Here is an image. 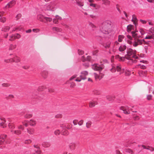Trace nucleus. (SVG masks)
Instances as JSON below:
<instances>
[{"mask_svg":"<svg viewBox=\"0 0 154 154\" xmlns=\"http://www.w3.org/2000/svg\"><path fill=\"white\" fill-rule=\"evenodd\" d=\"M136 51L131 48H128L127 50V54L125 57H121L119 55L115 56V58L118 59L119 61H124L125 59L129 60L128 63L130 64H132L133 63H136L137 60L136 59H139L140 57L136 55Z\"/></svg>","mask_w":154,"mask_h":154,"instance_id":"1","label":"nucleus"},{"mask_svg":"<svg viewBox=\"0 0 154 154\" xmlns=\"http://www.w3.org/2000/svg\"><path fill=\"white\" fill-rule=\"evenodd\" d=\"M101 30L103 33L109 34L112 31V25L109 21H104L102 23L100 28Z\"/></svg>","mask_w":154,"mask_h":154,"instance_id":"2","label":"nucleus"},{"mask_svg":"<svg viewBox=\"0 0 154 154\" xmlns=\"http://www.w3.org/2000/svg\"><path fill=\"white\" fill-rule=\"evenodd\" d=\"M111 71L113 72L116 71V70L117 72H119V73L120 75L125 72V75L126 76H128L131 74V72L127 70H125L124 69L122 68L121 66L120 65H117L116 67H113L111 69Z\"/></svg>","mask_w":154,"mask_h":154,"instance_id":"3","label":"nucleus"},{"mask_svg":"<svg viewBox=\"0 0 154 154\" xmlns=\"http://www.w3.org/2000/svg\"><path fill=\"white\" fill-rule=\"evenodd\" d=\"M149 42V41H146L144 39H140L136 38H134L133 45L134 47H136L138 45H142L143 44L148 45Z\"/></svg>","mask_w":154,"mask_h":154,"instance_id":"4","label":"nucleus"},{"mask_svg":"<svg viewBox=\"0 0 154 154\" xmlns=\"http://www.w3.org/2000/svg\"><path fill=\"white\" fill-rule=\"evenodd\" d=\"M57 3L55 2H51L49 5H46V9L49 11H54L57 8L56 5Z\"/></svg>","mask_w":154,"mask_h":154,"instance_id":"5","label":"nucleus"},{"mask_svg":"<svg viewBox=\"0 0 154 154\" xmlns=\"http://www.w3.org/2000/svg\"><path fill=\"white\" fill-rule=\"evenodd\" d=\"M14 57L12 58H11L8 60H5V62L6 63L15 62L18 63L20 61V59L18 57L16 56H14Z\"/></svg>","mask_w":154,"mask_h":154,"instance_id":"6","label":"nucleus"},{"mask_svg":"<svg viewBox=\"0 0 154 154\" xmlns=\"http://www.w3.org/2000/svg\"><path fill=\"white\" fill-rule=\"evenodd\" d=\"M84 53V51L81 49L78 50V54L79 55H82L80 57H79V59L84 62L86 60V57L84 55H82Z\"/></svg>","mask_w":154,"mask_h":154,"instance_id":"7","label":"nucleus"},{"mask_svg":"<svg viewBox=\"0 0 154 154\" xmlns=\"http://www.w3.org/2000/svg\"><path fill=\"white\" fill-rule=\"evenodd\" d=\"M23 123V125H34L36 124V122L33 119L25 121Z\"/></svg>","mask_w":154,"mask_h":154,"instance_id":"8","label":"nucleus"},{"mask_svg":"<svg viewBox=\"0 0 154 154\" xmlns=\"http://www.w3.org/2000/svg\"><path fill=\"white\" fill-rule=\"evenodd\" d=\"M104 67V66L103 65L100 66L97 64H94L92 66V68L95 70H101Z\"/></svg>","mask_w":154,"mask_h":154,"instance_id":"9","label":"nucleus"},{"mask_svg":"<svg viewBox=\"0 0 154 154\" xmlns=\"http://www.w3.org/2000/svg\"><path fill=\"white\" fill-rule=\"evenodd\" d=\"M132 36L135 38H143V36H141L140 34V32L138 31H133L131 32Z\"/></svg>","mask_w":154,"mask_h":154,"instance_id":"10","label":"nucleus"},{"mask_svg":"<svg viewBox=\"0 0 154 154\" xmlns=\"http://www.w3.org/2000/svg\"><path fill=\"white\" fill-rule=\"evenodd\" d=\"M94 76L95 79L96 80L98 79L100 80L104 76V74L100 72L99 74H98L95 73H94Z\"/></svg>","mask_w":154,"mask_h":154,"instance_id":"11","label":"nucleus"},{"mask_svg":"<svg viewBox=\"0 0 154 154\" xmlns=\"http://www.w3.org/2000/svg\"><path fill=\"white\" fill-rule=\"evenodd\" d=\"M16 4V1L14 0H13L9 2L5 7L3 8V9L5 8H12Z\"/></svg>","mask_w":154,"mask_h":154,"instance_id":"12","label":"nucleus"},{"mask_svg":"<svg viewBox=\"0 0 154 154\" xmlns=\"http://www.w3.org/2000/svg\"><path fill=\"white\" fill-rule=\"evenodd\" d=\"M129 107L127 106H122L120 107V109L123 110L124 113L125 114H129L130 113V111L129 110Z\"/></svg>","mask_w":154,"mask_h":154,"instance_id":"13","label":"nucleus"},{"mask_svg":"<svg viewBox=\"0 0 154 154\" xmlns=\"http://www.w3.org/2000/svg\"><path fill=\"white\" fill-rule=\"evenodd\" d=\"M0 119L1 120V122L0 123V125H9L10 124V123L7 122L5 118L3 117H1L0 118Z\"/></svg>","mask_w":154,"mask_h":154,"instance_id":"14","label":"nucleus"},{"mask_svg":"<svg viewBox=\"0 0 154 154\" xmlns=\"http://www.w3.org/2000/svg\"><path fill=\"white\" fill-rule=\"evenodd\" d=\"M88 74V72L86 71H83L81 73V75H80L81 79H86V76Z\"/></svg>","mask_w":154,"mask_h":154,"instance_id":"15","label":"nucleus"},{"mask_svg":"<svg viewBox=\"0 0 154 154\" xmlns=\"http://www.w3.org/2000/svg\"><path fill=\"white\" fill-rule=\"evenodd\" d=\"M70 128L68 127V126H66L63 129L62 131V132L63 135H67L69 134V132L66 129H69Z\"/></svg>","mask_w":154,"mask_h":154,"instance_id":"16","label":"nucleus"},{"mask_svg":"<svg viewBox=\"0 0 154 154\" xmlns=\"http://www.w3.org/2000/svg\"><path fill=\"white\" fill-rule=\"evenodd\" d=\"M45 17L43 15L39 14L37 15V19L43 22L44 21Z\"/></svg>","mask_w":154,"mask_h":154,"instance_id":"17","label":"nucleus"},{"mask_svg":"<svg viewBox=\"0 0 154 154\" xmlns=\"http://www.w3.org/2000/svg\"><path fill=\"white\" fill-rule=\"evenodd\" d=\"M7 135H3L0 137V145L4 144V142L5 141V139L6 138Z\"/></svg>","mask_w":154,"mask_h":154,"instance_id":"18","label":"nucleus"},{"mask_svg":"<svg viewBox=\"0 0 154 154\" xmlns=\"http://www.w3.org/2000/svg\"><path fill=\"white\" fill-rule=\"evenodd\" d=\"M97 104V102L94 100H92L89 103V106L90 108L94 107L95 105Z\"/></svg>","mask_w":154,"mask_h":154,"instance_id":"19","label":"nucleus"},{"mask_svg":"<svg viewBox=\"0 0 154 154\" xmlns=\"http://www.w3.org/2000/svg\"><path fill=\"white\" fill-rule=\"evenodd\" d=\"M42 146L45 148H48L51 146V143L47 142H43L42 144Z\"/></svg>","mask_w":154,"mask_h":154,"instance_id":"20","label":"nucleus"},{"mask_svg":"<svg viewBox=\"0 0 154 154\" xmlns=\"http://www.w3.org/2000/svg\"><path fill=\"white\" fill-rule=\"evenodd\" d=\"M126 48V46L125 45H122L119 48V51L120 52H123Z\"/></svg>","mask_w":154,"mask_h":154,"instance_id":"21","label":"nucleus"},{"mask_svg":"<svg viewBox=\"0 0 154 154\" xmlns=\"http://www.w3.org/2000/svg\"><path fill=\"white\" fill-rule=\"evenodd\" d=\"M52 19L51 17H45L44 21L43 22L45 23H48V22H50L52 21Z\"/></svg>","mask_w":154,"mask_h":154,"instance_id":"22","label":"nucleus"},{"mask_svg":"<svg viewBox=\"0 0 154 154\" xmlns=\"http://www.w3.org/2000/svg\"><path fill=\"white\" fill-rule=\"evenodd\" d=\"M132 21L133 22L134 24L136 26L137 24L136 22H137V19L136 16L134 14L132 15Z\"/></svg>","mask_w":154,"mask_h":154,"instance_id":"23","label":"nucleus"},{"mask_svg":"<svg viewBox=\"0 0 154 154\" xmlns=\"http://www.w3.org/2000/svg\"><path fill=\"white\" fill-rule=\"evenodd\" d=\"M144 39H154V34H153L151 35H147Z\"/></svg>","mask_w":154,"mask_h":154,"instance_id":"24","label":"nucleus"},{"mask_svg":"<svg viewBox=\"0 0 154 154\" xmlns=\"http://www.w3.org/2000/svg\"><path fill=\"white\" fill-rule=\"evenodd\" d=\"M10 29V26H5L2 28V31L4 32H8L9 30Z\"/></svg>","mask_w":154,"mask_h":154,"instance_id":"25","label":"nucleus"},{"mask_svg":"<svg viewBox=\"0 0 154 154\" xmlns=\"http://www.w3.org/2000/svg\"><path fill=\"white\" fill-rule=\"evenodd\" d=\"M89 5L90 6L96 9H97L99 8V6L93 3H91L89 4Z\"/></svg>","mask_w":154,"mask_h":154,"instance_id":"26","label":"nucleus"},{"mask_svg":"<svg viewBox=\"0 0 154 154\" xmlns=\"http://www.w3.org/2000/svg\"><path fill=\"white\" fill-rule=\"evenodd\" d=\"M83 0H78V5L81 7L83 6L84 5Z\"/></svg>","mask_w":154,"mask_h":154,"instance_id":"27","label":"nucleus"},{"mask_svg":"<svg viewBox=\"0 0 154 154\" xmlns=\"http://www.w3.org/2000/svg\"><path fill=\"white\" fill-rule=\"evenodd\" d=\"M111 42H108L107 43L104 44L103 45V47L106 49L109 48L110 47Z\"/></svg>","mask_w":154,"mask_h":154,"instance_id":"28","label":"nucleus"},{"mask_svg":"<svg viewBox=\"0 0 154 154\" xmlns=\"http://www.w3.org/2000/svg\"><path fill=\"white\" fill-rule=\"evenodd\" d=\"M69 146L71 150H73L74 149L75 147V144L74 143H71L70 144Z\"/></svg>","mask_w":154,"mask_h":154,"instance_id":"29","label":"nucleus"},{"mask_svg":"<svg viewBox=\"0 0 154 154\" xmlns=\"http://www.w3.org/2000/svg\"><path fill=\"white\" fill-rule=\"evenodd\" d=\"M103 2V4L105 5H109L110 4V2L108 0H102Z\"/></svg>","mask_w":154,"mask_h":154,"instance_id":"30","label":"nucleus"},{"mask_svg":"<svg viewBox=\"0 0 154 154\" xmlns=\"http://www.w3.org/2000/svg\"><path fill=\"white\" fill-rule=\"evenodd\" d=\"M125 36L123 35H119L118 36V42H122L123 39L124 38Z\"/></svg>","mask_w":154,"mask_h":154,"instance_id":"31","label":"nucleus"},{"mask_svg":"<svg viewBox=\"0 0 154 154\" xmlns=\"http://www.w3.org/2000/svg\"><path fill=\"white\" fill-rule=\"evenodd\" d=\"M16 45L11 44L10 45L9 49L11 50H14L16 48Z\"/></svg>","mask_w":154,"mask_h":154,"instance_id":"32","label":"nucleus"},{"mask_svg":"<svg viewBox=\"0 0 154 154\" xmlns=\"http://www.w3.org/2000/svg\"><path fill=\"white\" fill-rule=\"evenodd\" d=\"M48 74V73L47 71H44L42 73V75L44 78H45L47 77Z\"/></svg>","mask_w":154,"mask_h":154,"instance_id":"33","label":"nucleus"},{"mask_svg":"<svg viewBox=\"0 0 154 154\" xmlns=\"http://www.w3.org/2000/svg\"><path fill=\"white\" fill-rule=\"evenodd\" d=\"M52 30L57 32H60L61 31V29H60L56 27H53Z\"/></svg>","mask_w":154,"mask_h":154,"instance_id":"34","label":"nucleus"},{"mask_svg":"<svg viewBox=\"0 0 154 154\" xmlns=\"http://www.w3.org/2000/svg\"><path fill=\"white\" fill-rule=\"evenodd\" d=\"M14 37L15 39H18L21 37L20 35L18 33H16L14 34Z\"/></svg>","mask_w":154,"mask_h":154,"instance_id":"35","label":"nucleus"},{"mask_svg":"<svg viewBox=\"0 0 154 154\" xmlns=\"http://www.w3.org/2000/svg\"><path fill=\"white\" fill-rule=\"evenodd\" d=\"M62 115L60 113H58L54 117L56 119H60L62 117Z\"/></svg>","mask_w":154,"mask_h":154,"instance_id":"36","label":"nucleus"},{"mask_svg":"<svg viewBox=\"0 0 154 154\" xmlns=\"http://www.w3.org/2000/svg\"><path fill=\"white\" fill-rule=\"evenodd\" d=\"M20 28L19 27H15L13 28V30L11 31H10V33L13 32H14L15 31L17 30H20Z\"/></svg>","mask_w":154,"mask_h":154,"instance_id":"37","label":"nucleus"},{"mask_svg":"<svg viewBox=\"0 0 154 154\" xmlns=\"http://www.w3.org/2000/svg\"><path fill=\"white\" fill-rule=\"evenodd\" d=\"M9 40L11 41H12L15 40L14 34L12 35L9 37Z\"/></svg>","mask_w":154,"mask_h":154,"instance_id":"38","label":"nucleus"},{"mask_svg":"<svg viewBox=\"0 0 154 154\" xmlns=\"http://www.w3.org/2000/svg\"><path fill=\"white\" fill-rule=\"evenodd\" d=\"M146 73V71H143V70H141L139 72L140 75L142 76V75H145Z\"/></svg>","mask_w":154,"mask_h":154,"instance_id":"39","label":"nucleus"},{"mask_svg":"<svg viewBox=\"0 0 154 154\" xmlns=\"http://www.w3.org/2000/svg\"><path fill=\"white\" fill-rule=\"evenodd\" d=\"M32 116V114H26L24 117L26 118H29Z\"/></svg>","mask_w":154,"mask_h":154,"instance_id":"40","label":"nucleus"},{"mask_svg":"<svg viewBox=\"0 0 154 154\" xmlns=\"http://www.w3.org/2000/svg\"><path fill=\"white\" fill-rule=\"evenodd\" d=\"M10 85V84L8 83H3L2 84V86L3 87H9Z\"/></svg>","mask_w":154,"mask_h":154,"instance_id":"41","label":"nucleus"},{"mask_svg":"<svg viewBox=\"0 0 154 154\" xmlns=\"http://www.w3.org/2000/svg\"><path fill=\"white\" fill-rule=\"evenodd\" d=\"M22 67L24 69H27L29 68L30 66L29 65H27L25 66H23Z\"/></svg>","mask_w":154,"mask_h":154,"instance_id":"42","label":"nucleus"},{"mask_svg":"<svg viewBox=\"0 0 154 154\" xmlns=\"http://www.w3.org/2000/svg\"><path fill=\"white\" fill-rule=\"evenodd\" d=\"M0 21L3 23H4L6 21V18L5 17H1L0 18Z\"/></svg>","mask_w":154,"mask_h":154,"instance_id":"43","label":"nucleus"},{"mask_svg":"<svg viewBox=\"0 0 154 154\" xmlns=\"http://www.w3.org/2000/svg\"><path fill=\"white\" fill-rule=\"evenodd\" d=\"M132 26L131 25L128 26L127 27V29L128 32L130 31L131 30Z\"/></svg>","mask_w":154,"mask_h":154,"instance_id":"44","label":"nucleus"},{"mask_svg":"<svg viewBox=\"0 0 154 154\" xmlns=\"http://www.w3.org/2000/svg\"><path fill=\"white\" fill-rule=\"evenodd\" d=\"M147 149L151 151H154V148L149 146H147Z\"/></svg>","mask_w":154,"mask_h":154,"instance_id":"45","label":"nucleus"},{"mask_svg":"<svg viewBox=\"0 0 154 154\" xmlns=\"http://www.w3.org/2000/svg\"><path fill=\"white\" fill-rule=\"evenodd\" d=\"M139 32L141 34V35L143 36V35L145 34V31L142 29H140Z\"/></svg>","mask_w":154,"mask_h":154,"instance_id":"46","label":"nucleus"},{"mask_svg":"<svg viewBox=\"0 0 154 154\" xmlns=\"http://www.w3.org/2000/svg\"><path fill=\"white\" fill-rule=\"evenodd\" d=\"M21 17V14H18L16 17V20H17L20 19Z\"/></svg>","mask_w":154,"mask_h":154,"instance_id":"47","label":"nucleus"},{"mask_svg":"<svg viewBox=\"0 0 154 154\" xmlns=\"http://www.w3.org/2000/svg\"><path fill=\"white\" fill-rule=\"evenodd\" d=\"M32 142V141L30 140H27L25 141L24 143L26 144L30 143Z\"/></svg>","mask_w":154,"mask_h":154,"instance_id":"48","label":"nucleus"},{"mask_svg":"<svg viewBox=\"0 0 154 154\" xmlns=\"http://www.w3.org/2000/svg\"><path fill=\"white\" fill-rule=\"evenodd\" d=\"M14 96L12 94H10L6 97L7 99H11L14 98Z\"/></svg>","mask_w":154,"mask_h":154,"instance_id":"49","label":"nucleus"},{"mask_svg":"<svg viewBox=\"0 0 154 154\" xmlns=\"http://www.w3.org/2000/svg\"><path fill=\"white\" fill-rule=\"evenodd\" d=\"M76 75H74L72 77L69 79L70 80H72V79H74L75 78V81H77V78H76Z\"/></svg>","mask_w":154,"mask_h":154,"instance_id":"50","label":"nucleus"},{"mask_svg":"<svg viewBox=\"0 0 154 154\" xmlns=\"http://www.w3.org/2000/svg\"><path fill=\"white\" fill-rule=\"evenodd\" d=\"M89 25L90 26H91V27L93 28L94 29H95L96 28V26H95V25L94 24L91 23H89Z\"/></svg>","mask_w":154,"mask_h":154,"instance_id":"51","label":"nucleus"},{"mask_svg":"<svg viewBox=\"0 0 154 154\" xmlns=\"http://www.w3.org/2000/svg\"><path fill=\"white\" fill-rule=\"evenodd\" d=\"M99 50H95L93 51V54L94 55H96L97 54Z\"/></svg>","mask_w":154,"mask_h":154,"instance_id":"52","label":"nucleus"},{"mask_svg":"<svg viewBox=\"0 0 154 154\" xmlns=\"http://www.w3.org/2000/svg\"><path fill=\"white\" fill-rule=\"evenodd\" d=\"M45 87L44 86H40L38 87V90L39 91H42L44 89V88Z\"/></svg>","mask_w":154,"mask_h":154,"instance_id":"53","label":"nucleus"},{"mask_svg":"<svg viewBox=\"0 0 154 154\" xmlns=\"http://www.w3.org/2000/svg\"><path fill=\"white\" fill-rule=\"evenodd\" d=\"M60 131L59 130H57L55 131V134L56 135H58L60 134Z\"/></svg>","mask_w":154,"mask_h":154,"instance_id":"54","label":"nucleus"},{"mask_svg":"<svg viewBox=\"0 0 154 154\" xmlns=\"http://www.w3.org/2000/svg\"><path fill=\"white\" fill-rule=\"evenodd\" d=\"M149 31L152 33H153L154 32V28L153 27L150 28L149 30Z\"/></svg>","mask_w":154,"mask_h":154,"instance_id":"55","label":"nucleus"},{"mask_svg":"<svg viewBox=\"0 0 154 154\" xmlns=\"http://www.w3.org/2000/svg\"><path fill=\"white\" fill-rule=\"evenodd\" d=\"M53 23H57L58 22V20L56 18L53 19Z\"/></svg>","mask_w":154,"mask_h":154,"instance_id":"56","label":"nucleus"},{"mask_svg":"<svg viewBox=\"0 0 154 154\" xmlns=\"http://www.w3.org/2000/svg\"><path fill=\"white\" fill-rule=\"evenodd\" d=\"M152 96L151 95H149L147 96V99L148 100H150L152 99Z\"/></svg>","mask_w":154,"mask_h":154,"instance_id":"57","label":"nucleus"},{"mask_svg":"<svg viewBox=\"0 0 154 154\" xmlns=\"http://www.w3.org/2000/svg\"><path fill=\"white\" fill-rule=\"evenodd\" d=\"M14 133L16 134L19 135L21 134V132L20 131H14Z\"/></svg>","mask_w":154,"mask_h":154,"instance_id":"58","label":"nucleus"},{"mask_svg":"<svg viewBox=\"0 0 154 154\" xmlns=\"http://www.w3.org/2000/svg\"><path fill=\"white\" fill-rule=\"evenodd\" d=\"M76 85L73 82H72L71 83V85H70V87L72 88H73Z\"/></svg>","mask_w":154,"mask_h":154,"instance_id":"59","label":"nucleus"},{"mask_svg":"<svg viewBox=\"0 0 154 154\" xmlns=\"http://www.w3.org/2000/svg\"><path fill=\"white\" fill-rule=\"evenodd\" d=\"M32 31L34 32H39L40 30L38 29H32Z\"/></svg>","mask_w":154,"mask_h":154,"instance_id":"60","label":"nucleus"},{"mask_svg":"<svg viewBox=\"0 0 154 154\" xmlns=\"http://www.w3.org/2000/svg\"><path fill=\"white\" fill-rule=\"evenodd\" d=\"M91 56H88L86 58V60L88 61H90L91 60Z\"/></svg>","mask_w":154,"mask_h":154,"instance_id":"61","label":"nucleus"},{"mask_svg":"<svg viewBox=\"0 0 154 154\" xmlns=\"http://www.w3.org/2000/svg\"><path fill=\"white\" fill-rule=\"evenodd\" d=\"M34 147L35 148H37L38 149H40L39 146L38 144L34 145Z\"/></svg>","mask_w":154,"mask_h":154,"instance_id":"62","label":"nucleus"},{"mask_svg":"<svg viewBox=\"0 0 154 154\" xmlns=\"http://www.w3.org/2000/svg\"><path fill=\"white\" fill-rule=\"evenodd\" d=\"M42 152L41 150L40 149H38V150L36 151V152L38 154H41Z\"/></svg>","mask_w":154,"mask_h":154,"instance_id":"63","label":"nucleus"},{"mask_svg":"<svg viewBox=\"0 0 154 154\" xmlns=\"http://www.w3.org/2000/svg\"><path fill=\"white\" fill-rule=\"evenodd\" d=\"M83 121L82 120L80 121L78 123L79 125H82L83 124Z\"/></svg>","mask_w":154,"mask_h":154,"instance_id":"64","label":"nucleus"}]
</instances>
